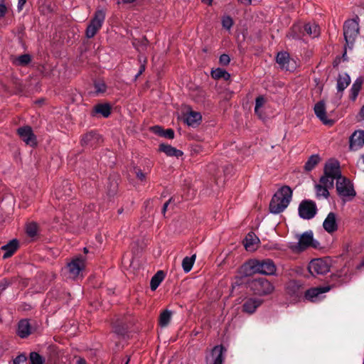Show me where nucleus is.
Masks as SVG:
<instances>
[{"mask_svg":"<svg viewBox=\"0 0 364 364\" xmlns=\"http://www.w3.org/2000/svg\"><path fill=\"white\" fill-rule=\"evenodd\" d=\"M202 2L210 5L212 3V0H202Z\"/></svg>","mask_w":364,"mask_h":364,"instance_id":"nucleus-63","label":"nucleus"},{"mask_svg":"<svg viewBox=\"0 0 364 364\" xmlns=\"http://www.w3.org/2000/svg\"><path fill=\"white\" fill-rule=\"evenodd\" d=\"M364 82V77L363 76H359L358 77L354 82L353 83L350 89V94L349 97L350 100L353 102L355 101V100L358 97V95L361 90L362 85Z\"/></svg>","mask_w":364,"mask_h":364,"instance_id":"nucleus-23","label":"nucleus"},{"mask_svg":"<svg viewBox=\"0 0 364 364\" xmlns=\"http://www.w3.org/2000/svg\"><path fill=\"white\" fill-rule=\"evenodd\" d=\"M349 147L352 151H356L364 145V131L354 132L349 139Z\"/></svg>","mask_w":364,"mask_h":364,"instance_id":"nucleus-17","label":"nucleus"},{"mask_svg":"<svg viewBox=\"0 0 364 364\" xmlns=\"http://www.w3.org/2000/svg\"><path fill=\"white\" fill-rule=\"evenodd\" d=\"M225 351L222 345L214 346L210 355L206 356V364H223Z\"/></svg>","mask_w":364,"mask_h":364,"instance_id":"nucleus-14","label":"nucleus"},{"mask_svg":"<svg viewBox=\"0 0 364 364\" xmlns=\"http://www.w3.org/2000/svg\"><path fill=\"white\" fill-rule=\"evenodd\" d=\"M113 328L114 333L117 336H124L127 333L128 326L124 323L116 324L114 326Z\"/></svg>","mask_w":364,"mask_h":364,"instance_id":"nucleus-37","label":"nucleus"},{"mask_svg":"<svg viewBox=\"0 0 364 364\" xmlns=\"http://www.w3.org/2000/svg\"><path fill=\"white\" fill-rule=\"evenodd\" d=\"M134 173L136 177L140 180L141 181H145L146 177V173H144L141 169L137 166L134 167Z\"/></svg>","mask_w":364,"mask_h":364,"instance_id":"nucleus-46","label":"nucleus"},{"mask_svg":"<svg viewBox=\"0 0 364 364\" xmlns=\"http://www.w3.org/2000/svg\"><path fill=\"white\" fill-rule=\"evenodd\" d=\"M348 47V46H346V44L345 45V48H344V52L343 53V60H347V52H346V48Z\"/></svg>","mask_w":364,"mask_h":364,"instance_id":"nucleus-61","label":"nucleus"},{"mask_svg":"<svg viewBox=\"0 0 364 364\" xmlns=\"http://www.w3.org/2000/svg\"><path fill=\"white\" fill-rule=\"evenodd\" d=\"M29 357L31 364H43L45 361L43 356L36 352H31Z\"/></svg>","mask_w":364,"mask_h":364,"instance_id":"nucleus-38","label":"nucleus"},{"mask_svg":"<svg viewBox=\"0 0 364 364\" xmlns=\"http://www.w3.org/2000/svg\"><path fill=\"white\" fill-rule=\"evenodd\" d=\"M304 31L308 35H309L312 38L318 36L320 33V29L318 26L314 23H306L304 25Z\"/></svg>","mask_w":364,"mask_h":364,"instance_id":"nucleus-31","label":"nucleus"},{"mask_svg":"<svg viewBox=\"0 0 364 364\" xmlns=\"http://www.w3.org/2000/svg\"><path fill=\"white\" fill-rule=\"evenodd\" d=\"M331 289L329 286L310 288L305 291L304 297L311 302H317L323 299V294Z\"/></svg>","mask_w":364,"mask_h":364,"instance_id":"nucleus-12","label":"nucleus"},{"mask_svg":"<svg viewBox=\"0 0 364 364\" xmlns=\"http://www.w3.org/2000/svg\"><path fill=\"white\" fill-rule=\"evenodd\" d=\"M299 284L296 281H291L287 287L288 293L293 295L296 294V291L299 289Z\"/></svg>","mask_w":364,"mask_h":364,"instance_id":"nucleus-43","label":"nucleus"},{"mask_svg":"<svg viewBox=\"0 0 364 364\" xmlns=\"http://www.w3.org/2000/svg\"><path fill=\"white\" fill-rule=\"evenodd\" d=\"M172 316V311L168 309L161 313L159 323L161 327H166L168 325Z\"/></svg>","mask_w":364,"mask_h":364,"instance_id":"nucleus-32","label":"nucleus"},{"mask_svg":"<svg viewBox=\"0 0 364 364\" xmlns=\"http://www.w3.org/2000/svg\"><path fill=\"white\" fill-rule=\"evenodd\" d=\"M299 216L304 220H310L317 213L316 204L311 200H302L298 208Z\"/></svg>","mask_w":364,"mask_h":364,"instance_id":"nucleus-8","label":"nucleus"},{"mask_svg":"<svg viewBox=\"0 0 364 364\" xmlns=\"http://www.w3.org/2000/svg\"><path fill=\"white\" fill-rule=\"evenodd\" d=\"M359 115L360 117V119L364 120V105L362 107Z\"/></svg>","mask_w":364,"mask_h":364,"instance_id":"nucleus-60","label":"nucleus"},{"mask_svg":"<svg viewBox=\"0 0 364 364\" xmlns=\"http://www.w3.org/2000/svg\"><path fill=\"white\" fill-rule=\"evenodd\" d=\"M259 242V239L251 232L247 234L244 241V246L247 250H253L254 246Z\"/></svg>","mask_w":364,"mask_h":364,"instance_id":"nucleus-27","label":"nucleus"},{"mask_svg":"<svg viewBox=\"0 0 364 364\" xmlns=\"http://www.w3.org/2000/svg\"><path fill=\"white\" fill-rule=\"evenodd\" d=\"M265 102L264 98L262 96H259L255 100V112H258Z\"/></svg>","mask_w":364,"mask_h":364,"instance_id":"nucleus-47","label":"nucleus"},{"mask_svg":"<svg viewBox=\"0 0 364 364\" xmlns=\"http://www.w3.org/2000/svg\"><path fill=\"white\" fill-rule=\"evenodd\" d=\"M84 268L85 260L82 258L77 257L73 259L66 267L69 278L75 279L79 276L80 272H82Z\"/></svg>","mask_w":364,"mask_h":364,"instance_id":"nucleus-13","label":"nucleus"},{"mask_svg":"<svg viewBox=\"0 0 364 364\" xmlns=\"http://www.w3.org/2000/svg\"><path fill=\"white\" fill-rule=\"evenodd\" d=\"M26 1L27 0H18L17 9L18 11L23 9V6L26 3Z\"/></svg>","mask_w":364,"mask_h":364,"instance_id":"nucleus-55","label":"nucleus"},{"mask_svg":"<svg viewBox=\"0 0 364 364\" xmlns=\"http://www.w3.org/2000/svg\"><path fill=\"white\" fill-rule=\"evenodd\" d=\"M106 12L103 9H97L85 30V36L87 38H93L102 28L105 20Z\"/></svg>","mask_w":364,"mask_h":364,"instance_id":"nucleus-5","label":"nucleus"},{"mask_svg":"<svg viewBox=\"0 0 364 364\" xmlns=\"http://www.w3.org/2000/svg\"><path fill=\"white\" fill-rule=\"evenodd\" d=\"M350 77L348 74L343 73L338 75L337 78L336 89L337 95H338L339 99L342 97L343 91L350 85Z\"/></svg>","mask_w":364,"mask_h":364,"instance_id":"nucleus-19","label":"nucleus"},{"mask_svg":"<svg viewBox=\"0 0 364 364\" xmlns=\"http://www.w3.org/2000/svg\"><path fill=\"white\" fill-rule=\"evenodd\" d=\"M211 77L215 80L223 78L225 80L230 79V74L223 68H216L211 71Z\"/></svg>","mask_w":364,"mask_h":364,"instance_id":"nucleus-30","label":"nucleus"},{"mask_svg":"<svg viewBox=\"0 0 364 364\" xmlns=\"http://www.w3.org/2000/svg\"><path fill=\"white\" fill-rule=\"evenodd\" d=\"M98 135L93 132H88L83 135L81 139V144L82 146L92 145V141L97 139Z\"/></svg>","mask_w":364,"mask_h":364,"instance_id":"nucleus-34","label":"nucleus"},{"mask_svg":"<svg viewBox=\"0 0 364 364\" xmlns=\"http://www.w3.org/2000/svg\"><path fill=\"white\" fill-rule=\"evenodd\" d=\"M138 60L141 65H140L139 70L138 73L135 75V79L139 77L144 72V70L146 69V64L147 62L146 58L142 57L141 55H139L138 57Z\"/></svg>","mask_w":364,"mask_h":364,"instance_id":"nucleus-42","label":"nucleus"},{"mask_svg":"<svg viewBox=\"0 0 364 364\" xmlns=\"http://www.w3.org/2000/svg\"><path fill=\"white\" fill-rule=\"evenodd\" d=\"M293 191L288 186H282L272 196L269 203V212L272 214L282 213L289 205Z\"/></svg>","mask_w":364,"mask_h":364,"instance_id":"nucleus-2","label":"nucleus"},{"mask_svg":"<svg viewBox=\"0 0 364 364\" xmlns=\"http://www.w3.org/2000/svg\"><path fill=\"white\" fill-rule=\"evenodd\" d=\"M359 17L355 16L352 19L347 20L343 25V36L346 46L352 49L356 37L359 33Z\"/></svg>","mask_w":364,"mask_h":364,"instance_id":"nucleus-4","label":"nucleus"},{"mask_svg":"<svg viewBox=\"0 0 364 364\" xmlns=\"http://www.w3.org/2000/svg\"><path fill=\"white\" fill-rule=\"evenodd\" d=\"M262 301L257 298H248L242 304V311L247 314H253L260 306Z\"/></svg>","mask_w":364,"mask_h":364,"instance_id":"nucleus-21","label":"nucleus"},{"mask_svg":"<svg viewBox=\"0 0 364 364\" xmlns=\"http://www.w3.org/2000/svg\"><path fill=\"white\" fill-rule=\"evenodd\" d=\"M336 190L338 196L344 200H351L356 194L353 184L343 176L336 181Z\"/></svg>","mask_w":364,"mask_h":364,"instance_id":"nucleus-7","label":"nucleus"},{"mask_svg":"<svg viewBox=\"0 0 364 364\" xmlns=\"http://www.w3.org/2000/svg\"><path fill=\"white\" fill-rule=\"evenodd\" d=\"M17 134L26 145L32 147L37 145L36 136L30 126H23L18 128Z\"/></svg>","mask_w":364,"mask_h":364,"instance_id":"nucleus-10","label":"nucleus"},{"mask_svg":"<svg viewBox=\"0 0 364 364\" xmlns=\"http://www.w3.org/2000/svg\"><path fill=\"white\" fill-rule=\"evenodd\" d=\"M136 0H117V4H132L135 2Z\"/></svg>","mask_w":364,"mask_h":364,"instance_id":"nucleus-57","label":"nucleus"},{"mask_svg":"<svg viewBox=\"0 0 364 364\" xmlns=\"http://www.w3.org/2000/svg\"><path fill=\"white\" fill-rule=\"evenodd\" d=\"M12 279H17V281L14 283L21 287H26L28 285V280L20 277H13Z\"/></svg>","mask_w":364,"mask_h":364,"instance_id":"nucleus-52","label":"nucleus"},{"mask_svg":"<svg viewBox=\"0 0 364 364\" xmlns=\"http://www.w3.org/2000/svg\"><path fill=\"white\" fill-rule=\"evenodd\" d=\"M276 62L281 69L287 71H292L296 68L295 61L290 58L289 53L286 51H281L277 53Z\"/></svg>","mask_w":364,"mask_h":364,"instance_id":"nucleus-11","label":"nucleus"},{"mask_svg":"<svg viewBox=\"0 0 364 364\" xmlns=\"http://www.w3.org/2000/svg\"><path fill=\"white\" fill-rule=\"evenodd\" d=\"M237 2L240 4L248 6L252 4V0H237Z\"/></svg>","mask_w":364,"mask_h":364,"instance_id":"nucleus-58","label":"nucleus"},{"mask_svg":"<svg viewBox=\"0 0 364 364\" xmlns=\"http://www.w3.org/2000/svg\"><path fill=\"white\" fill-rule=\"evenodd\" d=\"M316 193L317 197L323 196L324 198H328L329 196L328 188L325 187L324 186L320 184H316L315 186Z\"/></svg>","mask_w":364,"mask_h":364,"instance_id":"nucleus-36","label":"nucleus"},{"mask_svg":"<svg viewBox=\"0 0 364 364\" xmlns=\"http://www.w3.org/2000/svg\"><path fill=\"white\" fill-rule=\"evenodd\" d=\"M257 115H258V117L259 118H262V112L261 111V109H258V112H255Z\"/></svg>","mask_w":364,"mask_h":364,"instance_id":"nucleus-62","label":"nucleus"},{"mask_svg":"<svg viewBox=\"0 0 364 364\" xmlns=\"http://www.w3.org/2000/svg\"><path fill=\"white\" fill-rule=\"evenodd\" d=\"M233 21L232 18L229 16H223L222 18V25L223 26L229 30L232 26Z\"/></svg>","mask_w":364,"mask_h":364,"instance_id":"nucleus-45","label":"nucleus"},{"mask_svg":"<svg viewBox=\"0 0 364 364\" xmlns=\"http://www.w3.org/2000/svg\"><path fill=\"white\" fill-rule=\"evenodd\" d=\"M171 200V199H169L168 200H167V201L164 204V205H163V208H162V210H161V213H162V214H163L164 215H165V214H166V210H167L168 206V205H169V203H170Z\"/></svg>","mask_w":364,"mask_h":364,"instance_id":"nucleus-56","label":"nucleus"},{"mask_svg":"<svg viewBox=\"0 0 364 364\" xmlns=\"http://www.w3.org/2000/svg\"><path fill=\"white\" fill-rule=\"evenodd\" d=\"M318 242L314 241L311 230L304 232L299 239L297 243L291 244L289 248L295 252H303L309 247H316Z\"/></svg>","mask_w":364,"mask_h":364,"instance_id":"nucleus-6","label":"nucleus"},{"mask_svg":"<svg viewBox=\"0 0 364 364\" xmlns=\"http://www.w3.org/2000/svg\"><path fill=\"white\" fill-rule=\"evenodd\" d=\"M31 326L28 319H21L18 323L17 334L21 338H27L31 333Z\"/></svg>","mask_w":364,"mask_h":364,"instance_id":"nucleus-22","label":"nucleus"},{"mask_svg":"<svg viewBox=\"0 0 364 364\" xmlns=\"http://www.w3.org/2000/svg\"><path fill=\"white\" fill-rule=\"evenodd\" d=\"M310 274L315 277L316 275H324L330 271L328 262L321 258L312 259L308 266Z\"/></svg>","mask_w":364,"mask_h":364,"instance_id":"nucleus-9","label":"nucleus"},{"mask_svg":"<svg viewBox=\"0 0 364 364\" xmlns=\"http://www.w3.org/2000/svg\"><path fill=\"white\" fill-rule=\"evenodd\" d=\"M202 120V116L200 112L191 111L185 118V122L191 127L198 126Z\"/></svg>","mask_w":364,"mask_h":364,"instance_id":"nucleus-26","label":"nucleus"},{"mask_svg":"<svg viewBox=\"0 0 364 364\" xmlns=\"http://www.w3.org/2000/svg\"><path fill=\"white\" fill-rule=\"evenodd\" d=\"M277 267L274 262L270 259L262 261L253 259L245 262L242 265V272L246 276H250L255 273L264 275H274Z\"/></svg>","mask_w":364,"mask_h":364,"instance_id":"nucleus-1","label":"nucleus"},{"mask_svg":"<svg viewBox=\"0 0 364 364\" xmlns=\"http://www.w3.org/2000/svg\"><path fill=\"white\" fill-rule=\"evenodd\" d=\"M26 360V356L24 354H20L13 360V364H21Z\"/></svg>","mask_w":364,"mask_h":364,"instance_id":"nucleus-53","label":"nucleus"},{"mask_svg":"<svg viewBox=\"0 0 364 364\" xmlns=\"http://www.w3.org/2000/svg\"><path fill=\"white\" fill-rule=\"evenodd\" d=\"M314 112L316 117L324 124L326 125H332L333 124V120L328 119L326 112V106L325 102L323 101L318 102L314 106Z\"/></svg>","mask_w":364,"mask_h":364,"instance_id":"nucleus-18","label":"nucleus"},{"mask_svg":"<svg viewBox=\"0 0 364 364\" xmlns=\"http://www.w3.org/2000/svg\"><path fill=\"white\" fill-rule=\"evenodd\" d=\"M5 1L6 0H0V18H4L7 12Z\"/></svg>","mask_w":364,"mask_h":364,"instance_id":"nucleus-50","label":"nucleus"},{"mask_svg":"<svg viewBox=\"0 0 364 364\" xmlns=\"http://www.w3.org/2000/svg\"><path fill=\"white\" fill-rule=\"evenodd\" d=\"M230 62V58L228 54H222L219 58V63L223 66L228 65Z\"/></svg>","mask_w":364,"mask_h":364,"instance_id":"nucleus-49","label":"nucleus"},{"mask_svg":"<svg viewBox=\"0 0 364 364\" xmlns=\"http://www.w3.org/2000/svg\"><path fill=\"white\" fill-rule=\"evenodd\" d=\"M175 134L174 131L172 129H164V132L162 134V136L166 139H172L174 138Z\"/></svg>","mask_w":364,"mask_h":364,"instance_id":"nucleus-51","label":"nucleus"},{"mask_svg":"<svg viewBox=\"0 0 364 364\" xmlns=\"http://www.w3.org/2000/svg\"><path fill=\"white\" fill-rule=\"evenodd\" d=\"M17 61L20 65H26L31 61V57L29 54H23L18 57Z\"/></svg>","mask_w":364,"mask_h":364,"instance_id":"nucleus-44","label":"nucleus"},{"mask_svg":"<svg viewBox=\"0 0 364 364\" xmlns=\"http://www.w3.org/2000/svg\"><path fill=\"white\" fill-rule=\"evenodd\" d=\"M247 284L254 294L261 296L272 294L275 289L274 284L264 277L249 279Z\"/></svg>","mask_w":364,"mask_h":364,"instance_id":"nucleus-3","label":"nucleus"},{"mask_svg":"<svg viewBox=\"0 0 364 364\" xmlns=\"http://www.w3.org/2000/svg\"><path fill=\"white\" fill-rule=\"evenodd\" d=\"M26 230L27 235L33 237L37 235L38 225L36 223H30L26 225Z\"/></svg>","mask_w":364,"mask_h":364,"instance_id":"nucleus-39","label":"nucleus"},{"mask_svg":"<svg viewBox=\"0 0 364 364\" xmlns=\"http://www.w3.org/2000/svg\"><path fill=\"white\" fill-rule=\"evenodd\" d=\"M17 279L4 278L0 281V294L4 291L9 285L14 284Z\"/></svg>","mask_w":364,"mask_h":364,"instance_id":"nucleus-40","label":"nucleus"},{"mask_svg":"<svg viewBox=\"0 0 364 364\" xmlns=\"http://www.w3.org/2000/svg\"><path fill=\"white\" fill-rule=\"evenodd\" d=\"M112 112V107L109 103H98L96 104L90 113V115L93 117L101 116L104 118L109 117Z\"/></svg>","mask_w":364,"mask_h":364,"instance_id":"nucleus-16","label":"nucleus"},{"mask_svg":"<svg viewBox=\"0 0 364 364\" xmlns=\"http://www.w3.org/2000/svg\"><path fill=\"white\" fill-rule=\"evenodd\" d=\"M151 129L155 134L161 136H162V134L164 132V129L159 125L154 126Z\"/></svg>","mask_w":364,"mask_h":364,"instance_id":"nucleus-54","label":"nucleus"},{"mask_svg":"<svg viewBox=\"0 0 364 364\" xmlns=\"http://www.w3.org/2000/svg\"><path fill=\"white\" fill-rule=\"evenodd\" d=\"M165 277V274L164 271L159 270L151 279L150 282V288L152 291H155L161 282L164 280Z\"/></svg>","mask_w":364,"mask_h":364,"instance_id":"nucleus-28","label":"nucleus"},{"mask_svg":"<svg viewBox=\"0 0 364 364\" xmlns=\"http://www.w3.org/2000/svg\"><path fill=\"white\" fill-rule=\"evenodd\" d=\"M323 171L325 176L335 178L336 181L339 179V178L342 177L340 170V164L336 160H329L325 164Z\"/></svg>","mask_w":364,"mask_h":364,"instance_id":"nucleus-15","label":"nucleus"},{"mask_svg":"<svg viewBox=\"0 0 364 364\" xmlns=\"http://www.w3.org/2000/svg\"><path fill=\"white\" fill-rule=\"evenodd\" d=\"M239 273L240 275L235 276L232 282L231 287L234 289L244 283V279L247 276L245 275L242 272V266L240 267Z\"/></svg>","mask_w":364,"mask_h":364,"instance_id":"nucleus-35","label":"nucleus"},{"mask_svg":"<svg viewBox=\"0 0 364 364\" xmlns=\"http://www.w3.org/2000/svg\"><path fill=\"white\" fill-rule=\"evenodd\" d=\"M335 178L323 175L320 178V183L328 188H333Z\"/></svg>","mask_w":364,"mask_h":364,"instance_id":"nucleus-41","label":"nucleus"},{"mask_svg":"<svg viewBox=\"0 0 364 364\" xmlns=\"http://www.w3.org/2000/svg\"><path fill=\"white\" fill-rule=\"evenodd\" d=\"M320 161L321 157L318 154H313L310 156L307 161L305 163L304 170L306 171H312L316 167V166L320 162Z\"/></svg>","mask_w":364,"mask_h":364,"instance_id":"nucleus-29","label":"nucleus"},{"mask_svg":"<svg viewBox=\"0 0 364 364\" xmlns=\"http://www.w3.org/2000/svg\"><path fill=\"white\" fill-rule=\"evenodd\" d=\"M95 92L97 94L104 93L107 90V85L104 82L95 83Z\"/></svg>","mask_w":364,"mask_h":364,"instance_id":"nucleus-48","label":"nucleus"},{"mask_svg":"<svg viewBox=\"0 0 364 364\" xmlns=\"http://www.w3.org/2000/svg\"><path fill=\"white\" fill-rule=\"evenodd\" d=\"M195 260L196 255H193L191 257H186L183 258L182 261V267L186 273L189 272L192 269Z\"/></svg>","mask_w":364,"mask_h":364,"instance_id":"nucleus-33","label":"nucleus"},{"mask_svg":"<svg viewBox=\"0 0 364 364\" xmlns=\"http://www.w3.org/2000/svg\"><path fill=\"white\" fill-rule=\"evenodd\" d=\"M159 150L166 154L168 156H176L177 158L181 157L183 155V152L176 148L165 144H161L159 145Z\"/></svg>","mask_w":364,"mask_h":364,"instance_id":"nucleus-25","label":"nucleus"},{"mask_svg":"<svg viewBox=\"0 0 364 364\" xmlns=\"http://www.w3.org/2000/svg\"><path fill=\"white\" fill-rule=\"evenodd\" d=\"M130 360V358L128 357L124 364H128Z\"/></svg>","mask_w":364,"mask_h":364,"instance_id":"nucleus-64","label":"nucleus"},{"mask_svg":"<svg viewBox=\"0 0 364 364\" xmlns=\"http://www.w3.org/2000/svg\"><path fill=\"white\" fill-rule=\"evenodd\" d=\"M324 230L328 233H333L338 230V224L336 222V215L334 213L331 212L323 223Z\"/></svg>","mask_w":364,"mask_h":364,"instance_id":"nucleus-20","label":"nucleus"},{"mask_svg":"<svg viewBox=\"0 0 364 364\" xmlns=\"http://www.w3.org/2000/svg\"><path fill=\"white\" fill-rule=\"evenodd\" d=\"M18 241L16 239L10 240L7 244L3 245L1 249L5 252L3 255L4 259L10 257L18 249Z\"/></svg>","mask_w":364,"mask_h":364,"instance_id":"nucleus-24","label":"nucleus"},{"mask_svg":"<svg viewBox=\"0 0 364 364\" xmlns=\"http://www.w3.org/2000/svg\"><path fill=\"white\" fill-rule=\"evenodd\" d=\"M76 364H87V362L83 358H79Z\"/></svg>","mask_w":364,"mask_h":364,"instance_id":"nucleus-59","label":"nucleus"}]
</instances>
